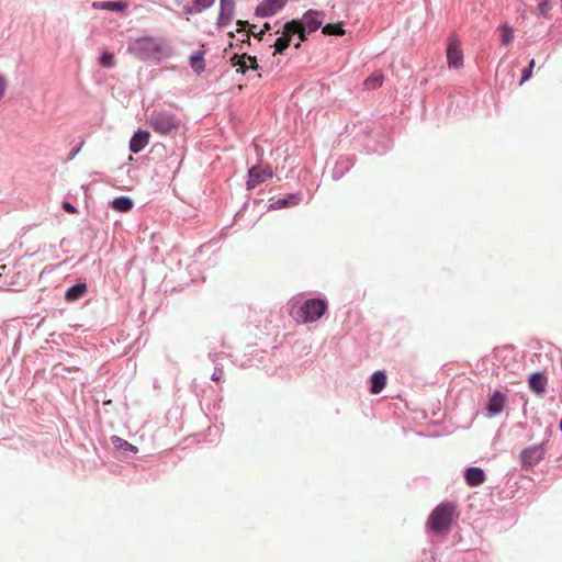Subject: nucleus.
I'll return each instance as SVG.
<instances>
[{"label": "nucleus", "mask_w": 562, "mask_h": 562, "mask_svg": "<svg viewBox=\"0 0 562 562\" xmlns=\"http://www.w3.org/2000/svg\"><path fill=\"white\" fill-rule=\"evenodd\" d=\"M324 14L319 11L308 10L301 20V23L306 26L307 32L312 33L322 26Z\"/></svg>", "instance_id": "nucleus-9"}, {"label": "nucleus", "mask_w": 562, "mask_h": 562, "mask_svg": "<svg viewBox=\"0 0 562 562\" xmlns=\"http://www.w3.org/2000/svg\"><path fill=\"white\" fill-rule=\"evenodd\" d=\"M92 7L94 9H103L111 11H124L127 8V3L124 1H101L93 2Z\"/></svg>", "instance_id": "nucleus-21"}, {"label": "nucleus", "mask_w": 562, "mask_h": 562, "mask_svg": "<svg viewBox=\"0 0 562 562\" xmlns=\"http://www.w3.org/2000/svg\"><path fill=\"white\" fill-rule=\"evenodd\" d=\"M235 4L233 0H221V12L218 15V25L228 24L234 16Z\"/></svg>", "instance_id": "nucleus-15"}, {"label": "nucleus", "mask_w": 562, "mask_h": 562, "mask_svg": "<svg viewBox=\"0 0 562 562\" xmlns=\"http://www.w3.org/2000/svg\"><path fill=\"white\" fill-rule=\"evenodd\" d=\"M546 452L544 443L530 446L520 452V461L524 467H533L544 458Z\"/></svg>", "instance_id": "nucleus-6"}, {"label": "nucleus", "mask_w": 562, "mask_h": 562, "mask_svg": "<svg viewBox=\"0 0 562 562\" xmlns=\"http://www.w3.org/2000/svg\"><path fill=\"white\" fill-rule=\"evenodd\" d=\"M383 83V76L381 74H373L364 80V87L369 90L378 89Z\"/></svg>", "instance_id": "nucleus-26"}, {"label": "nucleus", "mask_w": 562, "mask_h": 562, "mask_svg": "<svg viewBox=\"0 0 562 562\" xmlns=\"http://www.w3.org/2000/svg\"><path fill=\"white\" fill-rule=\"evenodd\" d=\"M551 9H552V7H551L549 0H539L538 7H537V10L539 13L547 15Z\"/></svg>", "instance_id": "nucleus-30"}, {"label": "nucleus", "mask_w": 562, "mask_h": 562, "mask_svg": "<svg viewBox=\"0 0 562 562\" xmlns=\"http://www.w3.org/2000/svg\"><path fill=\"white\" fill-rule=\"evenodd\" d=\"M548 380L541 372H535L529 376L528 384L530 390L537 395H542L546 392Z\"/></svg>", "instance_id": "nucleus-13"}, {"label": "nucleus", "mask_w": 562, "mask_h": 562, "mask_svg": "<svg viewBox=\"0 0 562 562\" xmlns=\"http://www.w3.org/2000/svg\"><path fill=\"white\" fill-rule=\"evenodd\" d=\"M505 396L499 391H496L491 396L488 404H487V411L490 415H496L499 414L505 405Z\"/></svg>", "instance_id": "nucleus-16"}, {"label": "nucleus", "mask_w": 562, "mask_h": 562, "mask_svg": "<svg viewBox=\"0 0 562 562\" xmlns=\"http://www.w3.org/2000/svg\"><path fill=\"white\" fill-rule=\"evenodd\" d=\"M7 90V80L3 75H0V100L3 98Z\"/></svg>", "instance_id": "nucleus-34"}, {"label": "nucleus", "mask_w": 562, "mask_h": 562, "mask_svg": "<svg viewBox=\"0 0 562 562\" xmlns=\"http://www.w3.org/2000/svg\"><path fill=\"white\" fill-rule=\"evenodd\" d=\"M288 0H263L257 8L256 14L262 18L274 15L285 4Z\"/></svg>", "instance_id": "nucleus-8"}, {"label": "nucleus", "mask_w": 562, "mask_h": 562, "mask_svg": "<svg viewBox=\"0 0 562 562\" xmlns=\"http://www.w3.org/2000/svg\"><path fill=\"white\" fill-rule=\"evenodd\" d=\"M162 48V43L153 37L140 38L134 45V50L142 60H161L164 57Z\"/></svg>", "instance_id": "nucleus-4"}, {"label": "nucleus", "mask_w": 562, "mask_h": 562, "mask_svg": "<svg viewBox=\"0 0 562 562\" xmlns=\"http://www.w3.org/2000/svg\"><path fill=\"white\" fill-rule=\"evenodd\" d=\"M532 76V70L530 68H525L522 70V75H521V79H520V85H522L525 81H527L528 79H530Z\"/></svg>", "instance_id": "nucleus-32"}, {"label": "nucleus", "mask_w": 562, "mask_h": 562, "mask_svg": "<svg viewBox=\"0 0 562 562\" xmlns=\"http://www.w3.org/2000/svg\"><path fill=\"white\" fill-rule=\"evenodd\" d=\"M322 32L325 35H337V36H342L346 33L341 23H328L325 26H323Z\"/></svg>", "instance_id": "nucleus-25"}, {"label": "nucleus", "mask_w": 562, "mask_h": 562, "mask_svg": "<svg viewBox=\"0 0 562 562\" xmlns=\"http://www.w3.org/2000/svg\"><path fill=\"white\" fill-rule=\"evenodd\" d=\"M292 36V33H288L285 23L281 36H279L273 44L274 54H282L290 46Z\"/></svg>", "instance_id": "nucleus-17"}, {"label": "nucleus", "mask_w": 562, "mask_h": 562, "mask_svg": "<svg viewBox=\"0 0 562 562\" xmlns=\"http://www.w3.org/2000/svg\"><path fill=\"white\" fill-rule=\"evenodd\" d=\"M223 374H224V372H223V370H222V369H216V370H215V372H214V373H213V375H212V379H213L214 381H220V380H221V378L223 376Z\"/></svg>", "instance_id": "nucleus-36"}, {"label": "nucleus", "mask_w": 562, "mask_h": 562, "mask_svg": "<svg viewBox=\"0 0 562 562\" xmlns=\"http://www.w3.org/2000/svg\"><path fill=\"white\" fill-rule=\"evenodd\" d=\"M61 206H63V209H64L66 212H68V213H70V214H75V213H77V209H76L71 203H69V202H67V201H64V202L61 203Z\"/></svg>", "instance_id": "nucleus-33"}, {"label": "nucleus", "mask_w": 562, "mask_h": 562, "mask_svg": "<svg viewBox=\"0 0 562 562\" xmlns=\"http://www.w3.org/2000/svg\"><path fill=\"white\" fill-rule=\"evenodd\" d=\"M501 31H502V37H501L502 44L503 45H509L513 42V40H514L513 29L509 25L504 24L501 27Z\"/></svg>", "instance_id": "nucleus-27"}, {"label": "nucleus", "mask_w": 562, "mask_h": 562, "mask_svg": "<svg viewBox=\"0 0 562 562\" xmlns=\"http://www.w3.org/2000/svg\"><path fill=\"white\" fill-rule=\"evenodd\" d=\"M100 65L106 68H112L115 65L113 54L104 52L100 57Z\"/></svg>", "instance_id": "nucleus-28"}, {"label": "nucleus", "mask_w": 562, "mask_h": 562, "mask_svg": "<svg viewBox=\"0 0 562 562\" xmlns=\"http://www.w3.org/2000/svg\"><path fill=\"white\" fill-rule=\"evenodd\" d=\"M184 4L187 14H196L210 8L215 0H179Z\"/></svg>", "instance_id": "nucleus-12"}, {"label": "nucleus", "mask_w": 562, "mask_h": 562, "mask_svg": "<svg viewBox=\"0 0 562 562\" xmlns=\"http://www.w3.org/2000/svg\"><path fill=\"white\" fill-rule=\"evenodd\" d=\"M262 30H265V32H266V31H269V30H270V24H269V23H265V25H263V29H262Z\"/></svg>", "instance_id": "nucleus-39"}, {"label": "nucleus", "mask_w": 562, "mask_h": 562, "mask_svg": "<svg viewBox=\"0 0 562 562\" xmlns=\"http://www.w3.org/2000/svg\"><path fill=\"white\" fill-rule=\"evenodd\" d=\"M286 30L288 33H292V35L297 34L300 40L303 42L307 40V29L301 23L300 20H292L286 22Z\"/></svg>", "instance_id": "nucleus-19"}, {"label": "nucleus", "mask_w": 562, "mask_h": 562, "mask_svg": "<svg viewBox=\"0 0 562 562\" xmlns=\"http://www.w3.org/2000/svg\"><path fill=\"white\" fill-rule=\"evenodd\" d=\"M181 124V120L176 114L167 110H154L148 120L149 127L162 136L176 134Z\"/></svg>", "instance_id": "nucleus-2"}, {"label": "nucleus", "mask_w": 562, "mask_h": 562, "mask_svg": "<svg viewBox=\"0 0 562 562\" xmlns=\"http://www.w3.org/2000/svg\"><path fill=\"white\" fill-rule=\"evenodd\" d=\"M447 61L449 68H461L463 66V52L461 42L456 34L448 37Z\"/></svg>", "instance_id": "nucleus-5"}, {"label": "nucleus", "mask_w": 562, "mask_h": 562, "mask_svg": "<svg viewBox=\"0 0 562 562\" xmlns=\"http://www.w3.org/2000/svg\"><path fill=\"white\" fill-rule=\"evenodd\" d=\"M272 177V169L269 166H255L249 169L247 189H254L256 186L265 182Z\"/></svg>", "instance_id": "nucleus-7"}, {"label": "nucleus", "mask_w": 562, "mask_h": 562, "mask_svg": "<svg viewBox=\"0 0 562 562\" xmlns=\"http://www.w3.org/2000/svg\"><path fill=\"white\" fill-rule=\"evenodd\" d=\"M111 205L114 210L126 213L132 210L134 203L128 196H119L112 201Z\"/></svg>", "instance_id": "nucleus-22"}, {"label": "nucleus", "mask_w": 562, "mask_h": 562, "mask_svg": "<svg viewBox=\"0 0 562 562\" xmlns=\"http://www.w3.org/2000/svg\"><path fill=\"white\" fill-rule=\"evenodd\" d=\"M190 66L193 71L198 75L204 71L205 61H204V52H198L190 57Z\"/></svg>", "instance_id": "nucleus-23"}, {"label": "nucleus", "mask_w": 562, "mask_h": 562, "mask_svg": "<svg viewBox=\"0 0 562 562\" xmlns=\"http://www.w3.org/2000/svg\"><path fill=\"white\" fill-rule=\"evenodd\" d=\"M111 442H112L114 449L123 456L135 454L138 452V449L136 446L130 443L128 441H126L125 439H123L119 436H112Z\"/></svg>", "instance_id": "nucleus-14"}, {"label": "nucleus", "mask_w": 562, "mask_h": 562, "mask_svg": "<svg viewBox=\"0 0 562 562\" xmlns=\"http://www.w3.org/2000/svg\"><path fill=\"white\" fill-rule=\"evenodd\" d=\"M80 150V148L78 149H75V151L72 153V157Z\"/></svg>", "instance_id": "nucleus-40"}, {"label": "nucleus", "mask_w": 562, "mask_h": 562, "mask_svg": "<svg viewBox=\"0 0 562 562\" xmlns=\"http://www.w3.org/2000/svg\"><path fill=\"white\" fill-rule=\"evenodd\" d=\"M237 25L239 26V27L237 29V31L239 32V31H241L243 29H245V26H247V25H248V22H247V21H240V20H239V21L237 22Z\"/></svg>", "instance_id": "nucleus-37"}, {"label": "nucleus", "mask_w": 562, "mask_h": 562, "mask_svg": "<svg viewBox=\"0 0 562 562\" xmlns=\"http://www.w3.org/2000/svg\"><path fill=\"white\" fill-rule=\"evenodd\" d=\"M150 134L147 131L138 130L130 140V150L134 154L143 150L149 143Z\"/></svg>", "instance_id": "nucleus-10"}, {"label": "nucleus", "mask_w": 562, "mask_h": 562, "mask_svg": "<svg viewBox=\"0 0 562 562\" xmlns=\"http://www.w3.org/2000/svg\"><path fill=\"white\" fill-rule=\"evenodd\" d=\"M386 384V374L384 371H376L371 376L370 392L372 394H379Z\"/></svg>", "instance_id": "nucleus-18"}, {"label": "nucleus", "mask_w": 562, "mask_h": 562, "mask_svg": "<svg viewBox=\"0 0 562 562\" xmlns=\"http://www.w3.org/2000/svg\"><path fill=\"white\" fill-rule=\"evenodd\" d=\"M535 59H531L530 63H529V66L528 68H530L531 70H533V67H535Z\"/></svg>", "instance_id": "nucleus-38"}, {"label": "nucleus", "mask_w": 562, "mask_h": 562, "mask_svg": "<svg viewBox=\"0 0 562 562\" xmlns=\"http://www.w3.org/2000/svg\"><path fill=\"white\" fill-rule=\"evenodd\" d=\"M459 516L458 506L453 502L439 504L429 515L427 526L436 533H448L453 520Z\"/></svg>", "instance_id": "nucleus-1"}, {"label": "nucleus", "mask_w": 562, "mask_h": 562, "mask_svg": "<svg viewBox=\"0 0 562 562\" xmlns=\"http://www.w3.org/2000/svg\"><path fill=\"white\" fill-rule=\"evenodd\" d=\"M248 61V69L257 70L259 68L256 57L249 55Z\"/></svg>", "instance_id": "nucleus-35"}, {"label": "nucleus", "mask_w": 562, "mask_h": 562, "mask_svg": "<svg viewBox=\"0 0 562 562\" xmlns=\"http://www.w3.org/2000/svg\"><path fill=\"white\" fill-rule=\"evenodd\" d=\"M248 57H249L248 54H241V55L235 54L231 58V63L234 67H237L238 72L245 74L248 70V63H249Z\"/></svg>", "instance_id": "nucleus-24"}, {"label": "nucleus", "mask_w": 562, "mask_h": 562, "mask_svg": "<svg viewBox=\"0 0 562 562\" xmlns=\"http://www.w3.org/2000/svg\"><path fill=\"white\" fill-rule=\"evenodd\" d=\"M86 292H87V284L86 283H77V284L70 286L66 291L65 299L69 302L77 301L80 297H82Z\"/></svg>", "instance_id": "nucleus-20"}, {"label": "nucleus", "mask_w": 562, "mask_h": 562, "mask_svg": "<svg viewBox=\"0 0 562 562\" xmlns=\"http://www.w3.org/2000/svg\"><path fill=\"white\" fill-rule=\"evenodd\" d=\"M254 27L255 25H251L250 32L247 33V41H249L250 34H252L255 37L261 41L262 36L265 35V30H260L259 32L255 33V31L252 30Z\"/></svg>", "instance_id": "nucleus-31"}, {"label": "nucleus", "mask_w": 562, "mask_h": 562, "mask_svg": "<svg viewBox=\"0 0 562 562\" xmlns=\"http://www.w3.org/2000/svg\"><path fill=\"white\" fill-rule=\"evenodd\" d=\"M464 479L469 486L475 487L483 484L486 480V476L482 469L470 467L465 470Z\"/></svg>", "instance_id": "nucleus-11"}, {"label": "nucleus", "mask_w": 562, "mask_h": 562, "mask_svg": "<svg viewBox=\"0 0 562 562\" xmlns=\"http://www.w3.org/2000/svg\"><path fill=\"white\" fill-rule=\"evenodd\" d=\"M297 202L295 201L294 196H291L290 200L288 199H279L273 203L274 209H281L289 205H295Z\"/></svg>", "instance_id": "nucleus-29"}, {"label": "nucleus", "mask_w": 562, "mask_h": 562, "mask_svg": "<svg viewBox=\"0 0 562 562\" xmlns=\"http://www.w3.org/2000/svg\"><path fill=\"white\" fill-rule=\"evenodd\" d=\"M327 311V302L322 299H308L297 307L293 317L301 323H313L318 321Z\"/></svg>", "instance_id": "nucleus-3"}]
</instances>
